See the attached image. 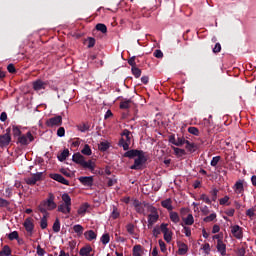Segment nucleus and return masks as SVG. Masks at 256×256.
<instances>
[{
  "label": "nucleus",
  "instance_id": "nucleus-1",
  "mask_svg": "<svg viewBox=\"0 0 256 256\" xmlns=\"http://www.w3.org/2000/svg\"><path fill=\"white\" fill-rule=\"evenodd\" d=\"M54 209H57V203H55V196H53V194H50L49 197L38 206V211L43 213V215H49L47 211H53Z\"/></svg>",
  "mask_w": 256,
  "mask_h": 256
},
{
  "label": "nucleus",
  "instance_id": "nucleus-2",
  "mask_svg": "<svg viewBox=\"0 0 256 256\" xmlns=\"http://www.w3.org/2000/svg\"><path fill=\"white\" fill-rule=\"evenodd\" d=\"M127 159H134V161H147V153L143 150L132 149L123 154Z\"/></svg>",
  "mask_w": 256,
  "mask_h": 256
},
{
  "label": "nucleus",
  "instance_id": "nucleus-3",
  "mask_svg": "<svg viewBox=\"0 0 256 256\" xmlns=\"http://www.w3.org/2000/svg\"><path fill=\"white\" fill-rule=\"evenodd\" d=\"M122 138L119 140V147H123L124 151H129V145H131V131L124 129L122 132Z\"/></svg>",
  "mask_w": 256,
  "mask_h": 256
},
{
  "label": "nucleus",
  "instance_id": "nucleus-4",
  "mask_svg": "<svg viewBox=\"0 0 256 256\" xmlns=\"http://www.w3.org/2000/svg\"><path fill=\"white\" fill-rule=\"evenodd\" d=\"M47 85H49V81H43L41 79H37L36 81L32 82V87L36 93L47 89Z\"/></svg>",
  "mask_w": 256,
  "mask_h": 256
},
{
  "label": "nucleus",
  "instance_id": "nucleus-5",
  "mask_svg": "<svg viewBox=\"0 0 256 256\" xmlns=\"http://www.w3.org/2000/svg\"><path fill=\"white\" fill-rule=\"evenodd\" d=\"M168 225L169 224H165V223H162L160 225V229L164 235V240L166 241V243H170L173 240V232H171L169 228H167Z\"/></svg>",
  "mask_w": 256,
  "mask_h": 256
},
{
  "label": "nucleus",
  "instance_id": "nucleus-6",
  "mask_svg": "<svg viewBox=\"0 0 256 256\" xmlns=\"http://www.w3.org/2000/svg\"><path fill=\"white\" fill-rule=\"evenodd\" d=\"M46 125L48 127H61V125H63V117L61 116H54L52 118H49L46 121Z\"/></svg>",
  "mask_w": 256,
  "mask_h": 256
},
{
  "label": "nucleus",
  "instance_id": "nucleus-7",
  "mask_svg": "<svg viewBox=\"0 0 256 256\" xmlns=\"http://www.w3.org/2000/svg\"><path fill=\"white\" fill-rule=\"evenodd\" d=\"M11 143V128L6 129L4 135H0V147H8Z\"/></svg>",
  "mask_w": 256,
  "mask_h": 256
},
{
  "label": "nucleus",
  "instance_id": "nucleus-8",
  "mask_svg": "<svg viewBox=\"0 0 256 256\" xmlns=\"http://www.w3.org/2000/svg\"><path fill=\"white\" fill-rule=\"evenodd\" d=\"M75 163H77V165L82 167V169H85V171H90L91 173L95 171L96 165H95V162L93 161H76Z\"/></svg>",
  "mask_w": 256,
  "mask_h": 256
},
{
  "label": "nucleus",
  "instance_id": "nucleus-9",
  "mask_svg": "<svg viewBox=\"0 0 256 256\" xmlns=\"http://www.w3.org/2000/svg\"><path fill=\"white\" fill-rule=\"evenodd\" d=\"M43 177V172H36L31 177L26 178L25 181L27 185H36L37 181H41Z\"/></svg>",
  "mask_w": 256,
  "mask_h": 256
},
{
  "label": "nucleus",
  "instance_id": "nucleus-10",
  "mask_svg": "<svg viewBox=\"0 0 256 256\" xmlns=\"http://www.w3.org/2000/svg\"><path fill=\"white\" fill-rule=\"evenodd\" d=\"M34 139L33 134L27 132L26 135L19 136L18 143H20V145H29Z\"/></svg>",
  "mask_w": 256,
  "mask_h": 256
},
{
  "label": "nucleus",
  "instance_id": "nucleus-11",
  "mask_svg": "<svg viewBox=\"0 0 256 256\" xmlns=\"http://www.w3.org/2000/svg\"><path fill=\"white\" fill-rule=\"evenodd\" d=\"M231 233L235 239H243V228L239 225H232L231 227Z\"/></svg>",
  "mask_w": 256,
  "mask_h": 256
},
{
  "label": "nucleus",
  "instance_id": "nucleus-12",
  "mask_svg": "<svg viewBox=\"0 0 256 256\" xmlns=\"http://www.w3.org/2000/svg\"><path fill=\"white\" fill-rule=\"evenodd\" d=\"M156 221H159V214L157 213V209L153 208L152 213L148 215V227L155 225Z\"/></svg>",
  "mask_w": 256,
  "mask_h": 256
},
{
  "label": "nucleus",
  "instance_id": "nucleus-13",
  "mask_svg": "<svg viewBox=\"0 0 256 256\" xmlns=\"http://www.w3.org/2000/svg\"><path fill=\"white\" fill-rule=\"evenodd\" d=\"M78 181L84 187H93V176H81L78 178Z\"/></svg>",
  "mask_w": 256,
  "mask_h": 256
},
{
  "label": "nucleus",
  "instance_id": "nucleus-14",
  "mask_svg": "<svg viewBox=\"0 0 256 256\" xmlns=\"http://www.w3.org/2000/svg\"><path fill=\"white\" fill-rule=\"evenodd\" d=\"M24 227L27 233H30V235H33V230L35 229L33 218H26L24 221Z\"/></svg>",
  "mask_w": 256,
  "mask_h": 256
},
{
  "label": "nucleus",
  "instance_id": "nucleus-15",
  "mask_svg": "<svg viewBox=\"0 0 256 256\" xmlns=\"http://www.w3.org/2000/svg\"><path fill=\"white\" fill-rule=\"evenodd\" d=\"M216 249H217L218 253H220V255H222V256L227 255V245H225L223 243V240L217 241Z\"/></svg>",
  "mask_w": 256,
  "mask_h": 256
},
{
  "label": "nucleus",
  "instance_id": "nucleus-16",
  "mask_svg": "<svg viewBox=\"0 0 256 256\" xmlns=\"http://www.w3.org/2000/svg\"><path fill=\"white\" fill-rule=\"evenodd\" d=\"M51 179L54 181H58V183H62V185H69V180L65 179L61 174H50Z\"/></svg>",
  "mask_w": 256,
  "mask_h": 256
},
{
  "label": "nucleus",
  "instance_id": "nucleus-17",
  "mask_svg": "<svg viewBox=\"0 0 256 256\" xmlns=\"http://www.w3.org/2000/svg\"><path fill=\"white\" fill-rule=\"evenodd\" d=\"M233 189L237 195H241L245 191V188L243 186V180H238L234 186Z\"/></svg>",
  "mask_w": 256,
  "mask_h": 256
},
{
  "label": "nucleus",
  "instance_id": "nucleus-18",
  "mask_svg": "<svg viewBox=\"0 0 256 256\" xmlns=\"http://www.w3.org/2000/svg\"><path fill=\"white\" fill-rule=\"evenodd\" d=\"M178 245V255H187L189 247L184 242H177Z\"/></svg>",
  "mask_w": 256,
  "mask_h": 256
},
{
  "label": "nucleus",
  "instance_id": "nucleus-19",
  "mask_svg": "<svg viewBox=\"0 0 256 256\" xmlns=\"http://www.w3.org/2000/svg\"><path fill=\"white\" fill-rule=\"evenodd\" d=\"M84 237L87 241H95L97 239V233L93 230H88L84 232Z\"/></svg>",
  "mask_w": 256,
  "mask_h": 256
},
{
  "label": "nucleus",
  "instance_id": "nucleus-20",
  "mask_svg": "<svg viewBox=\"0 0 256 256\" xmlns=\"http://www.w3.org/2000/svg\"><path fill=\"white\" fill-rule=\"evenodd\" d=\"M161 205L164 209H167V211H173V200H171V198L163 200Z\"/></svg>",
  "mask_w": 256,
  "mask_h": 256
},
{
  "label": "nucleus",
  "instance_id": "nucleus-21",
  "mask_svg": "<svg viewBox=\"0 0 256 256\" xmlns=\"http://www.w3.org/2000/svg\"><path fill=\"white\" fill-rule=\"evenodd\" d=\"M76 127L78 131H80L81 133H86V131H89V129H91V124H89V122H82L78 124Z\"/></svg>",
  "mask_w": 256,
  "mask_h": 256
},
{
  "label": "nucleus",
  "instance_id": "nucleus-22",
  "mask_svg": "<svg viewBox=\"0 0 256 256\" xmlns=\"http://www.w3.org/2000/svg\"><path fill=\"white\" fill-rule=\"evenodd\" d=\"M185 149L187 153H195V151H197V144L191 143L189 142V140H187L185 144Z\"/></svg>",
  "mask_w": 256,
  "mask_h": 256
},
{
  "label": "nucleus",
  "instance_id": "nucleus-23",
  "mask_svg": "<svg viewBox=\"0 0 256 256\" xmlns=\"http://www.w3.org/2000/svg\"><path fill=\"white\" fill-rule=\"evenodd\" d=\"M58 211L64 215H69V213H71V206H67V204L62 203L58 206Z\"/></svg>",
  "mask_w": 256,
  "mask_h": 256
},
{
  "label": "nucleus",
  "instance_id": "nucleus-24",
  "mask_svg": "<svg viewBox=\"0 0 256 256\" xmlns=\"http://www.w3.org/2000/svg\"><path fill=\"white\" fill-rule=\"evenodd\" d=\"M169 217H170V221H172V223H179V221H181V218L179 217V214L177 212H173V210H171L169 212Z\"/></svg>",
  "mask_w": 256,
  "mask_h": 256
},
{
  "label": "nucleus",
  "instance_id": "nucleus-25",
  "mask_svg": "<svg viewBox=\"0 0 256 256\" xmlns=\"http://www.w3.org/2000/svg\"><path fill=\"white\" fill-rule=\"evenodd\" d=\"M145 167V161H135L134 165L130 166V169H134L135 171H139L141 169H144Z\"/></svg>",
  "mask_w": 256,
  "mask_h": 256
},
{
  "label": "nucleus",
  "instance_id": "nucleus-26",
  "mask_svg": "<svg viewBox=\"0 0 256 256\" xmlns=\"http://www.w3.org/2000/svg\"><path fill=\"white\" fill-rule=\"evenodd\" d=\"M131 103L133 101L131 99H124L120 102V109H130L131 108Z\"/></svg>",
  "mask_w": 256,
  "mask_h": 256
},
{
  "label": "nucleus",
  "instance_id": "nucleus-27",
  "mask_svg": "<svg viewBox=\"0 0 256 256\" xmlns=\"http://www.w3.org/2000/svg\"><path fill=\"white\" fill-rule=\"evenodd\" d=\"M91 251H93V248L91 246H86L80 249V255L81 256H91Z\"/></svg>",
  "mask_w": 256,
  "mask_h": 256
},
{
  "label": "nucleus",
  "instance_id": "nucleus-28",
  "mask_svg": "<svg viewBox=\"0 0 256 256\" xmlns=\"http://www.w3.org/2000/svg\"><path fill=\"white\" fill-rule=\"evenodd\" d=\"M182 221L185 225H193V223H195V218H193V214H188L186 218H182Z\"/></svg>",
  "mask_w": 256,
  "mask_h": 256
},
{
  "label": "nucleus",
  "instance_id": "nucleus-29",
  "mask_svg": "<svg viewBox=\"0 0 256 256\" xmlns=\"http://www.w3.org/2000/svg\"><path fill=\"white\" fill-rule=\"evenodd\" d=\"M69 156V149H64L62 152H60L57 156L58 161H65Z\"/></svg>",
  "mask_w": 256,
  "mask_h": 256
},
{
  "label": "nucleus",
  "instance_id": "nucleus-30",
  "mask_svg": "<svg viewBox=\"0 0 256 256\" xmlns=\"http://www.w3.org/2000/svg\"><path fill=\"white\" fill-rule=\"evenodd\" d=\"M73 231L78 235V237H81V235H83L84 228L81 224H76L73 226Z\"/></svg>",
  "mask_w": 256,
  "mask_h": 256
},
{
  "label": "nucleus",
  "instance_id": "nucleus-31",
  "mask_svg": "<svg viewBox=\"0 0 256 256\" xmlns=\"http://www.w3.org/2000/svg\"><path fill=\"white\" fill-rule=\"evenodd\" d=\"M89 209V204L85 203L82 206L79 207L77 213L78 215H85L87 213V210Z\"/></svg>",
  "mask_w": 256,
  "mask_h": 256
},
{
  "label": "nucleus",
  "instance_id": "nucleus-32",
  "mask_svg": "<svg viewBox=\"0 0 256 256\" xmlns=\"http://www.w3.org/2000/svg\"><path fill=\"white\" fill-rule=\"evenodd\" d=\"M52 229L54 233H59L61 231V222L59 221V218H56Z\"/></svg>",
  "mask_w": 256,
  "mask_h": 256
},
{
  "label": "nucleus",
  "instance_id": "nucleus-33",
  "mask_svg": "<svg viewBox=\"0 0 256 256\" xmlns=\"http://www.w3.org/2000/svg\"><path fill=\"white\" fill-rule=\"evenodd\" d=\"M62 201H64V204H65L67 207H71V196H69V194L64 193V194L62 195Z\"/></svg>",
  "mask_w": 256,
  "mask_h": 256
},
{
  "label": "nucleus",
  "instance_id": "nucleus-34",
  "mask_svg": "<svg viewBox=\"0 0 256 256\" xmlns=\"http://www.w3.org/2000/svg\"><path fill=\"white\" fill-rule=\"evenodd\" d=\"M96 31H100V33H107V25L103 23H98L95 27Z\"/></svg>",
  "mask_w": 256,
  "mask_h": 256
},
{
  "label": "nucleus",
  "instance_id": "nucleus-35",
  "mask_svg": "<svg viewBox=\"0 0 256 256\" xmlns=\"http://www.w3.org/2000/svg\"><path fill=\"white\" fill-rule=\"evenodd\" d=\"M11 255V248L7 245H5L2 248V251H0V256H10Z\"/></svg>",
  "mask_w": 256,
  "mask_h": 256
},
{
  "label": "nucleus",
  "instance_id": "nucleus-36",
  "mask_svg": "<svg viewBox=\"0 0 256 256\" xmlns=\"http://www.w3.org/2000/svg\"><path fill=\"white\" fill-rule=\"evenodd\" d=\"M188 140H186L184 137H178L176 139V147H183V145H186Z\"/></svg>",
  "mask_w": 256,
  "mask_h": 256
},
{
  "label": "nucleus",
  "instance_id": "nucleus-37",
  "mask_svg": "<svg viewBox=\"0 0 256 256\" xmlns=\"http://www.w3.org/2000/svg\"><path fill=\"white\" fill-rule=\"evenodd\" d=\"M49 215L44 214L43 217L40 220V227L41 229H47V217Z\"/></svg>",
  "mask_w": 256,
  "mask_h": 256
},
{
  "label": "nucleus",
  "instance_id": "nucleus-38",
  "mask_svg": "<svg viewBox=\"0 0 256 256\" xmlns=\"http://www.w3.org/2000/svg\"><path fill=\"white\" fill-rule=\"evenodd\" d=\"M215 219H217V214H216V213H212V214H210L209 216L205 217V218L203 219V221H204L205 223H211V221H215Z\"/></svg>",
  "mask_w": 256,
  "mask_h": 256
},
{
  "label": "nucleus",
  "instance_id": "nucleus-39",
  "mask_svg": "<svg viewBox=\"0 0 256 256\" xmlns=\"http://www.w3.org/2000/svg\"><path fill=\"white\" fill-rule=\"evenodd\" d=\"M126 231L129 235H135V225L129 223L126 225Z\"/></svg>",
  "mask_w": 256,
  "mask_h": 256
},
{
  "label": "nucleus",
  "instance_id": "nucleus-40",
  "mask_svg": "<svg viewBox=\"0 0 256 256\" xmlns=\"http://www.w3.org/2000/svg\"><path fill=\"white\" fill-rule=\"evenodd\" d=\"M132 74L134 75V77H136V79H139V77H141V69H139L137 66H134L132 69Z\"/></svg>",
  "mask_w": 256,
  "mask_h": 256
},
{
  "label": "nucleus",
  "instance_id": "nucleus-41",
  "mask_svg": "<svg viewBox=\"0 0 256 256\" xmlns=\"http://www.w3.org/2000/svg\"><path fill=\"white\" fill-rule=\"evenodd\" d=\"M101 243L103 245H107L109 243V241H111V237L109 236V234H103L101 239H100Z\"/></svg>",
  "mask_w": 256,
  "mask_h": 256
},
{
  "label": "nucleus",
  "instance_id": "nucleus-42",
  "mask_svg": "<svg viewBox=\"0 0 256 256\" xmlns=\"http://www.w3.org/2000/svg\"><path fill=\"white\" fill-rule=\"evenodd\" d=\"M119 215H121V213L119 212V209H117L116 206H113V210L111 213L112 219H119Z\"/></svg>",
  "mask_w": 256,
  "mask_h": 256
},
{
  "label": "nucleus",
  "instance_id": "nucleus-43",
  "mask_svg": "<svg viewBox=\"0 0 256 256\" xmlns=\"http://www.w3.org/2000/svg\"><path fill=\"white\" fill-rule=\"evenodd\" d=\"M188 133H190L191 135H195L196 137H199V129L197 127H189Z\"/></svg>",
  "mask_w": 256,
  "mask_h": 256
},
{
  "label": "nucleus",
  "instance_id": "nucleus-44",
  "mask_svg": "<svg viewBox=\"0 0 256 256\" xmlns=\"http://www.w3.org/2000/svg\"><path fill=\"white\" fill-rule=\"evenodd\" d=\"M86 41L88 43V49H93V47H95V43H96L95 38L88 37Z\"/></svg>",
  "mask_w": 256,
  "mask_h": 256
},
{
  "label": "nucleus",
  "instance_id": "nucleus-45",
  "mask_svg": "<svg viewBox=\"0 0 256 256\" xmlns=\"http://www.w3.org/2000/svg\"><path fill=\"white\" fill-rule=\"evenodd\" d=\"M158 244H159V247H160V251L162 253H167V245L164 243L163 240H158Z\"/></svg>",
  "mask_w": 256,
  "mask_h": 256
},
{
  "label": "nucleus",
  "instance_id": "nucleus-46",
  "mask_svg": "<svg viewBox=\"0 0 256 256\" xmlns=\"http://www.w3.org/2000/svg\"><path fill=\"white\" fill-rule=\"evenodd\" d=\"M81 153L83 155H91V147L89 146V144L84 145V148L81 150Z\"/></svg>",
  "mask_w": 256,
  "mask_h": 256
},
{
  "label": "nucleus",
  "instance_id": "nucleus-47",
  "mask_svg": "<svg viewBox=\"0 0 256 256\" xmlns=\"http://www.w3.org/2000/svg\"><path fill=\"white\" fill-rule=\"evenodd\" d=\"M133 255L141 256V245H136L133 247Z\"/></svg>",
  "mask_w": 256,
  "mask_h": 256
},
{
  "label": "nucleus",
  "instance_id": "nucleus-48",
  "mask_svg": "<svg viewBox=\"0 0 256 256\" xmlns=\"http://www.w3.org/2000/svg\"><path fill=\"white\" fill-rule=\"evenodd\" d=\"M173 151H174L175 155H177L178 157H183V155H185V150H183V149L174 147Z\"/></svg>",
  "mask_w": 256,
  "mask_h": 256
},
{
  "label": "nucleus",
  "instance_id": "nucleus-49",
  "mask_svg": "<svg viewBox=\"0 0 256 256\" xmlns=\"http://www.w3.org/2000/svg\"><path fill=\"white\" fill-rule=\"evenodd\" d=\"M107 149H109V142H101L99 144L100 151H107Z\"/></svg>",
  "mask_w": 256,
  "mask_h": 256
},
{
  "label": "nucleus",
  "instance_id": "nucleus-50",
  "mask_svg": "<svg viewBox=\"0 0 256 256\" xmlns=\"http://www.w3.org/2000/svg\"><path fill=\"white\" fill-rule=\"evenodd\" d=\"M60 172L62 173V175H65L66 177H71V175H73V172H71V170L67 168H61Z\"/></svg>",
  "mask_w": 256,
  "mask_h": 256
},
{
  "label": "nucleus",
  "instance_id": "nucleus-51",
  "mask_svg": "<svg viewBox=\"0 0 256 256\" xmlns=\"http://www.w3.org/2000/svg\"><path fill=\"white\" fill-rule=\"evenodd\" d=\"M8 239L10 241H14V239H19V233L17 231H13L8 235Z\"/></svg>",
  "mask_w": 256,
  "mask_h": 256
},
{
  "label": "nucleus",
  "instance_id": "nucleus-52",
  "mask_svg": "<svg viewBox=\"0 0 256 256\" xmlns=\"http://www.w3.org/2000/svg\"><path fill=\"white\" fill-rule=\"evenodd\" d=\"M201 201H204V203H207V205H211V199L206 194L200 195Z\"/></svg>",
  "mask_w": 256,
  "mask_h": 256
},
{
  "label": "nucleus",
  "instance_id": "nucleus-53",
  "mask_svg": "<svg viewBox=\"0 0 256 256\" xmlns=\"http://www.w3.org/2000/svg\"><path fill=\"white\" fill-rule=\"evenodd\" d=\"M72 161H85V159H83V155L76 153L72 156Z\"/></svg>",
  "mask_w": 256,
  "mask_h": 256
},
{
  "label": "nucleus",
  "instance_id": "nucleus-54",
  "mask_svg": "<svg viewBox=\"0 0 256 256\" xmlns=\"http://www.w3.org/2000/svg\"><path fill=\"white\" fill-rule=\"evenodd\" d=\"M202 249L206 255H209V253H211V246L209 245V243L204 244L202 246Z\"/></svg>",
  "mask_w": 256,
  "mask_h": 256
},
{
  "label": "nucleus",
  "instance_id": "nucleus-55",
  "mask_svg": "<svg viewBox=\"0 0 256 256\" xmlns=\"http://www.w3.org/2000/svg\"><path fill=\"white\" fill-rule=\"evenodd\" d=\"M12 133L14 137H21V130L17 126L13 127Z\"/></svg>",
  "mask_w": 256,
  "mask_h": 256
},
{
  "label": "nucleus",
  "instance_id": "nucleus-56",
  "mask_svg": "<svg viewBox=\"0 0 256 256\" xmlns=\"http://www.w3.org/2000/svg\"><path fill=\"white\" fill-rule=\"evenodd\" d=\"M219 193V190H217L216 188H214L210 194L212 195V201H217V194Z\"/></svg>",
  "mask_w": 256,
  "mask_h": 256
},
{
  "label": "nucleus",
  "instance_id": "nucleus-57",
  "mask_svg": "<svg viewBox=\"0 0 256 256\" xmlns=\"http://www.w3.org/2000/svg\"><path fill=\"white\" fill-rule=\"evenodd\" d=\"M154 57H156V59H163V51L155 50L154 51Z\"/></svg>",
  "mask_w": 256,
  "mask_h": 256
},
{
  "label": "nucleus",
  "instance_id": "nucleus-58",
  "mask_svg": "<svg viewBox=\"0 0 256 256\" xmlns=\"http://www.w3.org/2000/svg\"><path fill=\"white\" fill-rule=\"evenodd\" d=\"M57 136L58 137H65V128L64 127H60L57 130Z\"/></svg>",
  "mask_w": 256,
  "mask_h": 256
},
{
  "label": "nucleus",
  "instance_id": "nucleus-59",
  "mask_svg": "<svg viewBox=\"0 0 256 256\" xmlns=\"http://www.w3.org/2000/svg\"><path fill=\"white\" fill-rule=\"evenodd\" d=\"M7 70H8V72L9 73H17V69H15V65H13V64H9L8 66H7Z\"/></svg>",
  "mask_w": 256,
  "mask_h": 256
},
{
  "label": "nucleus",
  "instance_id": "nucleus-60",
  "mask_svg": "<svg viewBox=\"0 0 256 256\" xmlns=\"http://www.w3.org/2000/svg\"><path fill=\"white\" fill-rule=\"evenodd\" d=\"M136 57L132 56L129 60H128V65H131L132 68L133 67H137V63L135 62Z\"/></svg>",
  "mask_w": 256,
  "mask_h": 256
},
{
  "label": "nucleus",
  "instance_id": "nucleus-61",
  "mask_svg": "<svg viewBox=\"0 0 256 256\" xmlns=\"http://www.w3.org/2000/svg\"><path fill=\"white\" fill-rule=\"evenodd\" d=\"M220 205H227L229 203V196H224L219 200Z\"/></svg>",
  "mask_w": 256,
  "mask_h": 256
},
{
  "label": "nucleus",
  "instance_id": "nucleus-62",
  "mask_svg": "<svg viewBox=\"0 0 256 256\" xmlns=\"http://www.w3.org/2000/svg\"><path fill=\"white\" fill-rule=\"evenodd\" d=\"M213 53H221V43H216L213 48Z\"/></svg>",
  "mask_w": 256,
  "mask_h": 256
},
{
  "label": "nucleus",
  "instance_id": "nucleus-63",
  "mask_svg": "<svg viewBox=\"0 0 256 256\" xmlns=\"http://www.w3.org/2000/svg\"><path fill=\"white\" fill-rule=\"evenodd\" d=\"M0 207H9V201L6 199L0 198Z\"/></svg>",
  "mask_w": 256,
  "mask_h": 256
},
{
  "label": "nucleus",
  "instance_id": "nucleus-64",
  "mask_svg": "<svg viewBox=\"0 0 256 256\" xmlns=\"http://www.w3.org/2000/svg\"><path fill=\"white\" fill-rule=\"evenodd\" d=\"M245 248L242 247V248H239L238 251H237V256H245Z\"/></svg>",
  "mask_w": 256,
  "mask_h": 256
}]
</instances>
